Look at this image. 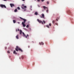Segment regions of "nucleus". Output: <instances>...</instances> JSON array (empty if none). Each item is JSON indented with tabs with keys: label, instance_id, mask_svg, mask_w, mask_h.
<instances>
[{
	"label": "nucleus",
	"instance_id": "nucleus-17",
	"mask_svg": "<svg viewBox=\"0 0 74 74\" xmlns=\"http://www.w3.org/2000/svg\"><path fill=\"white\" fill-rule=\"evenodd\" d=\"M17 9H16L15 10H14V12H17Z\"/></svg>",
	"mask_w": 74,
	"mask_h": 74
},
{
	"label": "nucleus",
	"instance_id": "nucleus-32",
	"mask_svg": "<svg viewBox=\"0 0 74 74\" xmlns=\"http://www.w3.org/2000/svg\"><path fill=\"white\" fill-rule=\"evenodd\" d=\"M44 1V0H41V1L42 2H43V1Z\"/></svg>",
	"mask_w": 74,
	"mask_h": 74
},
{
	"label": "nucleus",
	"instance_id": "nucleus-47",
	"mask_svg": "<svg viewBox=\"0 0 74 74\" xmlns=\"http://www.w3.org/2000/svg\"><path fill=\"white\" fill-rule=\"evenodd\" d=\"M53 15H55V14H53Z\"/></svg>",
	"mask_w": 74,
	"mask_h": 74
},
{
	"label": "nucleus",
	"instance_id": "nucleus-38",
	"mask_svg": "<svg viewBox=\"0 0 74 74\" xmlns=\"http://www.w3.org/2000/svg\"><path fill=\"white\" fill-rule=\"evenodd\" d=\"M5 49H7V47H5Z\"/></svg>",
	"mask_w": 74,
	"mask_h": 74
},
{
	"label": "nucleus",
	"instance_id": "nucleus-43",
	"mask_svg": "<svg viewBox=\"0 0 74 74\" xmlns=\"http://www.w3.org/2000/svg\"><path fill=\"white\" fill-rule=\"evenodd\" d=\"M23 1H25V0H22Z\"/></svg>",
	"mask_w": 74,
	"mask_h": 74
},
{
	"label": "nucleus",
	"instance_id": "nucleus-36",
	"mask_svg": "<svg viewBox=\"0 0 74 74\" xmlns=\"http://www.w3.org/2000/svg\"><path fill=\"white\" fill-rule=\"evenodd\" d=\"M56 21H58V20L57 19H56Z\"/></svg>",
	"mask_w": 74,
	"mask_h": 74
},
{
	"label": "nucleus",
	"instance_id": "nucleus-5",
	"mask_svg": "<svg viewBox=\"0 0 74 74\" xmlns=\"http://www.w3.org/2000/svg\"><path fill=\"white\" fill-rule=\"evenodd\" d=\"M10 5L11 6V7L12 8V7H14V4H12V3H10Z\"/></svg>",
	"mask_w": 74,
	"mask_h": 74
},
{
	"label": "nucleus",
	"instance_id": "nucleus-21",
	"mask_svg": "<svg viewBox=\"0 0 74 74\" xmlns=\"http://www.w3.org/2000/svg\"><path fill=\"white\" fill-rule=\"evenodd\" d=\"M17 8L18 10H20V8H19V7H18Z\"/></svg>",
	"mask_w": 74,
	"mask_h": 74
},
{
	"label": "nucleus",
	"instance_id": "nucleus-31",
	"mask_svg": "<svg viewBox=\"0 0 74 74\" xmlns=\"http://www.w3.org/2000/svg\"><path fill=\"white\" fill-rule=\"evenodd\" d=\"M21 59H23V56H22L21 57Z\"/></svg>",
	"mask_w": 74,
	"mask_h": 74
},
{
	"label": "nucleus",
	"instance_id": "nucleus-15",
	"mask_svg": "<svg viewBox=\"0 0 74 74\" xmlns=\"http://www.w3.org/2000/svg\"><path fill=\"white\" fill-rule=\"evenodd\" d=\"M13 22L14 23H16V21L15 20H13Z\"/></svg>",
	"mask_w": 74,
	"mask_h": 74
},
{
	"label": "nucleus",
	"instance_id": "nucleus-35",
	"mask_svg": "<svg viewBox=\"0 0 74 74\" xmlns=\"http://www.w3.org/2000/svg\"><path fill=\"white\" fill-rule=\"evenodd\" d=\"M39 43L40 45H41V43L40 42Z\"/></svg>",
	"mask_w": 74,
	"mask_h": 74
},
{
	"label": "nucleus",
	"instance_id": "nucleus-29",
	"mask_svg": "<svg viewBox=\"0 0 74 74\" xmlns=\"http://www.w3.org/2000/svg\"><path fill=\"white\" fill-rule=\"evenodd\" d=\"M56 25H57V26H58V24L57 23H56Z\"/></svg>",
	"mask_w": 74,
	"mask_h": 74
},
{
	"label": "nucleus",
	"instance_id": "nucleus-24",
	"mask_svg": "<svg viewBox=\"0 0 74 74\" xmlns=\"http://www.w3.org/2000/svg\"><path fill=\"white\" fill-rule=\"evenodd\" d=\"M23 8H24H24H27V7H26V6H24L23 7Z\"/></svg>",
	"mask_w": 74,
	"mask_h": 74
},
{
	"label": "nucleus",
	"instance_id": "nucleus-30",
	"mask_svg": "<svg viewBox=\"0 0 74 74\" xmlns=\"http://www.w3.org/2000/svg\"><path fill=\"white\" fill-rule=\"evenodd\" d=\"M69 13L71 14V12H70V11H69Z\"/></svg>",
	"mask_w": 74,
	"mask_h": 74
},
{
	"label": "nucleus",
	"instance_id": "nucleus-10",
	"mask_svg": "<svg viewBox=\"0 0 74 74\" xmlns=\"http://www.w3.org/2000/svg\"><path fill=\"white\" fill-rule=\"evenodd\" d=\"M25 6H24V4H22L21 8L22 9H24V8L23 7Z\"/></svg>",
	"mask_w": 74,
	"mask_h": 74
},
{
	"label": "nucleus",
	"instance_id": "nucleus-45",
	"mask_svg": "<svg viewBox=\"0 0 74 74\" xmlns=\"http://www.w3.org/2000/svg\"><path fill=\"white\" fill-rule=\"evenodd\" d=\"M18 23L19 24V22H18Z\"/></svg>",
	"mask_w": 74,
	"mask_h": 74
},
{
	"label": "nucleus",
	"instance_id": "nucleus-9",
	"mask_svg": "<svg viewBox=\"0 0 74 74\" xmlns=\"http://www.w3.org/2000/svg\"><path fill=\"white\" fill-rule=\"evenodd\" d=\"M13 53H14V54H15V55L17 54V53H16V51L15 50L14 51Z\"/></svg>",
	"mask_w": 74,
	"mask_h": 74
},
{
	"label": "nucleus",
	"instance_id": "nucleus-34",
	"mask_svg": "<svg viewBox=\"0 0 74 74\" xmlns=\"http://www.w3.org/2000/svg\"><path fill=\"white\" fill-rule=\"evenodd\" d=\"M27 37H29V35L28 34H27Z\"/></svg>",
	"mask_w": 74,
	"mask_h": 74
},
{
	"label": "nucleus",
	"instance_id": "nucleus-16",
	"mask_svg": "<svg viewBox=\"0 0 74 74\" xmlns=\"http://www.w3.org/2000/svg\"><path fill=\"white\" fill-rule=\"evenodd\" d=\"M46 27H48V28H49V25H46Z\"/></svg>",
	"mask_w": 74,
	"mask_h": 74
},
{
	"label": "nucleus",
	"instance_id": "nucleus-14",
	"mask_svg": "<svg viewBox=\"0 0 74 74\" xmlns=\"http://www.w3.org/2000/svg\"><path fill=\"white\" fill-rule=\"evenodd\" d=\"M35 15H38V13H37V12H35Z\"/></svg>",
	"mask_w": 74,
	"mask_h": 74
},
{
	"label": "nucleus",
	"instance_id": "nucleus-25",
	"mask_svg": "<svg viewBox=\"0 0 74 74\" xmlns=\"http://www.w3.org/2000/svg\"><path fill=\"white\" fill-rule=\"evenodd\" d=\"M49 11V10H48V9H47V10H46V12H47V13Z\"/></svg>",
	"mask_w": 74,
	"mask_h": 74
},
{
	"label": "nucleus",
	"instance_id": "nucleus-18",
	"mask_svg": "<svg viewBox=\"0 0 74 74\" xmlns=\"http://www.w3.org/2000/svg\"><path fill=\"white\" fill-rule=\"evenodd\" d=\"M55 21L54 20L53 21H52V23H55Z\"/></svg>",
	"mask_w": 74,
	"mask_h": 74
},
{
	"label": "nucleus",
	"instance_id": "nucleus-40",
	"mask_svg": "<svg viewBox=\"0 0 74 74\" xmlns=\"http://www.w3.org/2000/svg\"><path fill=\"white\" fill-rule=\"evenodd\" d=\"M3 1H7V0H3Z\"/></svg>",
	"mask_w": 74,
	"mask_h": 74
},
{
	"label": "nucleus",
	"instance_id": "nucleus-42",
	"mask_svg": "<svg viewBox=\"0 0 74 74\" xmlns=\"http://www.w3.org/2000/svg\"><path fill=\"white\" fill-rule=\"evenodd\" d=\"M40 18H42V16H41Z\"/></svg>",
	"mask_w": 74,
	"mask_h": 74
},
{
	"label": "nucleus",
	"instance_id": "nucleus-20",
	"mask_svg": "<svg viewBox=\"0 0 74 74\" xmlns=\"http://www.w3.org/2000/svg\"><path fill=\"white\" fill-rule=\"evenodd\" d=\"M41 44L42 45H44V43H43V42H41Z\"/></svg>",
	"mask_w": 74,
	"mask_h": 74
},
{
	"label": "nucleus",
	"instance_id": "nucleus-27",
	"mask_svg": "<svg viewBox=\"0 0 74 74\" xmlns=\"http://www.w3.org/2000/svg\"><path fill=\"white\" fill-rule=\"evenodd\" d=\"M49 2L48 1L47 2V4H49Z\"/></svg>",
	"mask_w": 74,
	"mask_h": 74
},
{
	"label": "nucleus",
	"instance_id": "nucleus-4",
	"mask_svg": "<svg viewBox=\"0 0 74 74\" xmlns=\"http://www.w3.org/2000/svg\"><path fill=\"white\" fill-rule=\"evenodd\" d=\"M25 22H26V21H24V22H22V25H23V26L24 27H25V26H26V25L25 24Z\"/></svg>",
	"mask_w": 74,
	"mask_h": 74
},
{
	"label": "nucleus",
	"instance_id": "nucleus-2",
	"mask_svg": "<svg viewBox=\"0 0 74 74\" xmlns=\"http://www.w3.org/2000/svg\"><path fill=\"white\" fill-rule=\"evenodd\" d=\"M37 21H38V22L39 23H41L42 25H44V23H43V22H42V21H41V20H40L39 19H37Z\"/></svg>",
	"mask_w": 74,
	"mask_h": 74
},
{
	"label": "nucleus",
	"instance_id": "nucleus-6",
	"mask_svg": "<svg viewBox=\"0 0 74 74\" xmlns=\"http://www.w3.org/2000/svg\"><path fill=\"white\" fill-rule=\"evenodd\" d=\"M20 18L21 19H22V20H23V21H24H24H26V19H25L24 18H22L21 17H20Z\"/></svg>",
	"mask_w": 74,
	"mask_h": 74
},
{
	"label": "nucleus",
	"instance_id": "nucleus-41",
	"mask_svg": "<svg viewBox=\"0 0 74 74\" xmlns=\"http://www.w3.org/2000/svg\"><path fill=\"white\" fill-rule=\"evenodd\" d=\"M38 7H40V5H38Z\"/></svg>",
	"mask_w": 74,
	"mask_h": 74
},
{
	"label": "nucleus",
	"instance_id": "nucleus-39",
	"mask_svg": "<svg viewBox=\"0 0 74 74\" xmlns=\"http://www.w3.org/2000/svg\"><path fill=\"white\" fill-rule=\"evenodd\" d=\"M16 32H18V30H17V29H16Z\"/></svg>",
	"mask_w": 74,
	"mask_h": 74
},
{
	"label": "nucleus",
	"instance_id": "nucleus-28",
	"mask_svg": "<svg viewBox=\"0 0 74 74\" xmlns=\"http://www.w3.org/2000/svg\"><path fill=\"white\" fill-rule=\"evenodd\" d=\"M49 26H51V23L49 24Z\"/></svg>",
	"mask_w": 74,
	"mask_h": 74
},
{
	"label": "nucleus",
	"instance_id": "nucleus-23",
	"mask_svg": "<svg viewBox=\"0 0 74 74\" xmlns=\"http://www.w3.org/2000/svg\"><path fill=\"white\" fill-rule=\"evenodd\" d=\"M43 23H44V24H45V21L43 20Z\"/></svg>",
	"mask_w": 74,
	"mask_h": 74
},
{
	"label": "nucleus",
	"instance_id": "nucleus-12",
	"mask_svg": "<svg viewBox=\"0 0 74 74\" xmlns=\"http://www.w3.org/2000/svg\"><path fill=\"white\" fill-rule=\"evenodd\" d=\"M42 18H44V14H42Z\"/></svg>",
	"mask_w": 74,
	"mask_h": 74
},
{
	"label": "nucleus",
	"instance_id": "nucleus-8",
	"mask_svg": "<svg viewBox=\"0 0 74 74\" xmlns=\"http://www.w3.org/2000/svg\"><path fill=\"white\" fill-rule=\"evenodd\" d=\"M22 33H23V36H24V37H25V38H27V36H26L25 35V34L24 32H23Z\"/></svg>",
	"mask_w": 74,
	"mask_h": 74
},
{
	"label": "nucleus",
	"instance_id": "nucleus-7",
	"mask_svg": "<svg viewBox=\"0 0 74 74\" xmlns=\"http://www.w3.org/2000/svg\"><path fill=\"white\" fill-rule=\"evenodd\" d=\"M22 33H23V36H24V37H25V38H27V36H26L25 35V34L24 32H23Z\"/></svg>",
	"mask_w": 74,
	"mask_h": 74
},
{
	"label": "nucleus",
	"instance_id": "nucleus-1",
	"mask_svg": "<svg viewBox=\"0 0 74 74\" xmlns=\"http://www.w3.org/2000/svg\"><path fill=\"white\" fill-rule=\"evenodd\" d=\"M16 48L15 49V50L17 52H18V51H21V52H23V50H22L21 49L19 48V47H18V46H16Z\"/></svg>",
	"mask_w": 74,
	"mask_h": 74
},
{
	"label": "nucleus",
	"instance_id": "nucleus-11",
	"mask_svg": "<svg viewBox=\"0 0 74 74\" xmlns=\"http://www.w3.org/2000/svg\"><path fill=\"white\" fill-rule=\"evenodd\" d=\"M22 33V31L21 30H20V34H21Z\"/></svg>",
	"mask_w": 74,
	"mask_h": 74
},
{
	"label": "nucleus",
	"instance_id": "nucleus-22",
	"mask_svg": "<svg viewBox=\"0 0 74 74\" xmlns=\"http://www.w3.org/2000/svg\"><path fill=\"white\" fill-rule=\"evenodd\" d=\"M7 53H10V51H8Z\"/></svg>",
	"mask_w": 74,
	"mask_h": 74
},
{
	"label": "nucleus",
	"instance_id": "nucleus-13",
	"mask_svg": "<svg viewBox=\"0 0 74 74\" xmlns=\"http://www.w3.org/2000/svg\"><path fill=\"white\" fill-rule=\"evenodd\" d=\"M43 8H44V9H45V8H47V9H48V8L47 7L45 6H43Z\"/></svg>",
	"mask_w": 74,
	"mask_h": 74
},
{
	"label": "nucleus",
	"instance_id": "nucleus-3",
	"mask_svg": "<svg viewBox=\"0 0 74 74\" xmlns=\"http://www.w3.org/2000/svg\"><path fill=\"white\" fill-rule=\"evenodd\" d=\"M0 6L2 8H7V7H6L5 5H4L1 4L0 5Z\"/></svg>",
	"mask_w": 74,
	"mask_h": 74
},
{
	"label": "nucleus",
	"instance_id": "nucleus-26",
	"mask_svg": "<svg viewBox=\"0 0 74 74\" xmlns=\"http://www.w3.org/2000/svg\"><path fill=\"white\" fill-rule=\"evenodd\" d=\"M26 27L28 28V27H29V25H27V26H26Z\"/></svg>",
	"mask_w": 74,
	"mask_h": 74
},
{
	"label": "nucleus",
	"instance_id": "nucleus-46",
	"mask_svg": "<svg viewBox=\"0 0 74 74\" xmlns=\"http://www.w3.org/2000/svg\"><path fill=\"white\" fill-rule=\"evenodd\" d=\"M29 29H31V28H30Z\"/></svg>",
	"mask_w": 74,
	"mask_h": 74
},
{
	"label": "nucleus",
	"instance_id": "nucleus-37",
	"mask_svg": "<svg viewBox=\"0 0 74 74\" xmlns=\"http://www.w3.org/2000/svg\"><path fill=\"white\" fill-rule=\"evenodd\" d=\"M18 31H19V29H18Z\"/></svg>",
	"mask_w": 74,
	"mask_h": 74
},
{
	"label": "nucleus",
	"instance_id": "nucleus-44",
	"mask_svg": "<svg viewBox=\"0 0 74 74\" xmlns=\"http://www.w3.org/2000/svg\"><path fill=\"white\" fill-rule=\"evenodd\" d=\"M20 59H21V57L19 58Z\"/></svg>",
	"mask_w": 74,
	"mask_h": 74
},
{
	"label": "nucleus",
	"instance_id": "nucleus-33",
	"mask_svg": "<svg viewBox=\"0 0 74 74\" xmlns=\"http://www.w3.org/2000/svg\"><path fill=\"white\" fill-rule=\"evenodd\" d=\"M38 1V2H39L40 1V0H37Z\"/></svg>",
	"mask_w": 74,
	"mask_h": 74
},
{
	"label": "nucleus",
	"instance_id": "nucleus-19",
	"mask_svg": "<svg viewBox=\"0 0 74 74\" xmlns=\"http://www.w3.org/2000/svg\"><path fill=\"white\" fill-rule=\"evenodd\" d=\"M16 38L17 39H18V36L17 35L16 36Z\"/></svg>",
	"mask_w": 74,
	"mask_h": 74
}]
</instances>
